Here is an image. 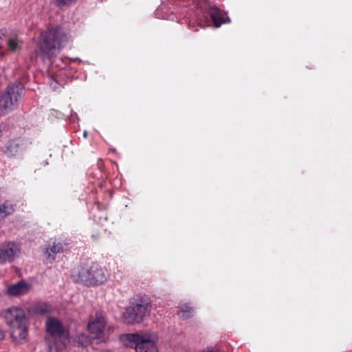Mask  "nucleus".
Wrapping results in <instances>:
<instances>
[{
  "label": "nucleus",
  "instance_id": "dca6fc26",
  "mask_svg": "<svg viewBox=\"0 0 352 352\" xmlns=\"http://www.w3.org/2000/svg\"><path fill=\"white\" fill-rule=\"evenodd\" d=\"M6 148L7 151H9L11 155H12L14 153L17 152L18 144L14 141L10 142L8 143Z\"/></svg>",
  "mask_w": 352,
  "mask_h": 352
},
{
  "label": "nucleus",
  "instance_id": "39448f33",
  "mask_svg": "<svg viewBox=\"0 0 352 352\" xmlns=\"http://www.w3.org/2000/svg\"><path fill=\"white\" fill-rule=\"evenodd\" d=\"M150 310V304L143 299L131 302L123 313L124 322L128 324H140L148 315Z\"/></svg>",
  "mask_w": 352,
  "mask_h": 352
},
{
  "label": "nucleus",
  "instance_id": "f257e3e1",
  "mask_svg": "<svg viewBox=\"0 0 352 352\" xmlns=\"http://www.w3.org/2000/svg\"><path fill=\"white\" fill-rule=\"evenodd\" d=\"M67 41V36L60 28H51L42 34L36 51L42 58L56 56Z\"/></svg>",
  "mask_w": 352,
  "mask_h": 352
},
{
  "label": "nucleus",
  "instance_id": "2eb2a0df",
  "mask_svg": "<svg viewBox=\"0 0 352 352\" xmlns=\"http://www.w3.org/2000/svg\"><path fill=\"white\" fill-rule=\"evenodd\" d=\"M178 315L181 318L184 320L188 319L192 316V309L188 305H184L180 307V311L178 312Z\"/></svg>",
  "mask_w": 352,
  "mask_h": 352
},
{
  "label": "nucleus",
  "instance_id": "6ab92c4d",
  "mask_svg": "<svg viewBox=\"0 0 352 352\" xmlns=\"http://www.w3.org/2000/svg\"><path fill=\"white\" fill-rule=\"evenodd\" d=\"M13 129L7 124H0V132L12 130Z\"/></svg>",
  "mask_w": 352,
  "mask_h": 352
},
{
  "label": "nucleus",
  "instance_id": "aec40b11",
  "mask_svg": "<svg viewBox=\"0 0 352 352\" xmlns=\"http://www.w3.org/2000/svg\"><path fill=\"white\" fill-rule=\"evenodd\" d=\"M56 84H57V82H52V83L50 84V86L52 87V89H54V90H56V89H58V87L56 86Z\"/></svg>",
  "mask_w": 352,
  "mask_h": 352
},
{
  "label": "nucleus",
  "instance_id": "f8f14e48",
  "mask_svg": "<svg viewBox=\"0 0 352 352\" xmlns=\"http://www.w3.org/2000/svg\"><path fill=\"white\" fill-rule=\"evenodd\" d=\"M63 251V248L60 243H56L53 242L52 244H50L49 247L46 249L45 253L47 254L49 258L54 259V255L60 252Z\"/></svg>",
  "mask_w": 352,
  "mask_h": 352
},
{
  "label": "nucleus",
  "instance_id": "423d86ee",
  "mask_svg": "<svg viewBox=\"0 0 352 352\" xmlns=\"http://www.w3.org/2000/svg\"><path fill=\"white\" fill-rule=\"evenodd\" d=\"M24 94V88L21 84L8 87L0 98V114L5 115L12 111Z\"/></svg>",
  "mask_w": 352,
  "mask_h": 352
},
{
  "label": "nucleus",
  "instance_id": "7ed1b4c3",
  "mask_svg": "<svg viewBox=\"0 0 352 352\" xmlns=\"http://www.w3.org/2000/svg\"><path fill=\"white\" fill-rule=\"evenodd\" d=\"M5 319L10 327V336L16 340H24L28 335L27 318L24 310L12 307L5 312Z\"/></svg>",
  "mask_w": 352,
  "mask_h": 352
},
{
  "label": "nucleus",
  "instance_id": "0eeeda50",
  "mask_svg": "<svg viewBox=\"0 0 352 352\" xmlns=\"http://www.w3.org/2000/svg\"><path fill=\"white\" fill-rule=\"evenodd\" d=\"M106 325L105 314L102 311H97L94 316L89 317L87 329L91 334L94 335L95 338H100L106 329Z\"/></svg>",
  "mask_w": 352,
  "mask_h": 352
},
{
  "label": "nucleus",
  "instance_id": "6e6552de",
  "mask_svg": "<svg viewBox=\"0 0 352 352\" xmlns=\"http://www.w3.org/2000/svg\"><path fill=\"white\" fill-rule=\"evenodd\" d=\"M21 250L19 246L12 242L0 245V265L12 262L19 256Z\"/></svg>",
  "mask_w": 352,
  "mask_h": 352
},
{
  "label": "nucleus",
  "instance_id": "f3484780",
  "mask_svg": "<svg viewBox=\"0 0 352 352\" xmlns=\"http://www.w3.org/2000/svg\"><path fill=\"white\" fill-rule=\"evenodd\" d=\"M76 0H55L54 3L56 6L62 7L65 5H69V3L75 1Z\"/></svg>",
  "mask_w": 352,
  "mask_h": 352
},
{
  "label": "nucleus",
  "instance_id": "1a4fd4ad",
  "mask_svg": "<svg viewBox=\"0 0 352 352\" xmlns=\"http://www.w3.org/2000/svg\"><path fill=\"white\" fill-rule=\"evenodd\" d=\"M47 332L52 336H60L65 333V328L56 318L50 317L45 322Z\"/></svg>",
  "mask_w": 352,
  "mask_h": 352
},
{
  "label": "nucleus",
  "instance_id": "a211bd4d",
  "mask_svg": "<svg viewBox=\"0 0 352 352\" xmlns=\"http://www.w3.org/2000/svg\"><path fill=\"white\" fill-rule=\"evenodd\" d=\"M47 310L48 307L46 305L39 306L36 308V311L41 314H44L45 312L47 311Z\"/></svg>",
  "mask_w": 352,
  "mask_h": 352
},
{
  "label": "nucleus",
  "instance_id": "9d476101",
  "mask_svg": "<svg viewBox=\"0 0 352 352\" xmlns=\"http://www.w3.org/2000/svg\"><path fill=\"white\" fill-rule=\"evenodd\" d=\"M30 286L24 280H21L15 284L10 285L7 289V293L10 296H20L28 292Z\"/></svg>",
  "mask_w": 352,
  "mask_h": 352
},
{
  "label": "nucleus",
  "instance_id": "4468645a",
  "mask_svg": "<svg viewBox=\"0 0 352 352\" xmlns=\"http://www.w3.org/2000/svg\"><path fill=\"white\" fill-rule=\"evenodd\" d=\"M7 44L8 49L12 52H16L21 48L19 41L15 36L9 38Z\"/></svg>",
  "mask_w": 352,
  "mask_h": 352
},
{
  "label": "nucleus",
  "instance_id": "f03ea898",
  "mask_svg": "<svg viewBox=\"0 0 352 352\" xmlns=\"http://www.w3.org/2000/svg\"><path fill=\"white\" fill-rule=\"evenodd\" d=\"M126 346L134 347L136 352H158V337L155 332L141 330L135 333H129L124 340Z\"/></svg>",
  "mask_w": 352,
  "mask_h": 352
},
{
  "label": "nucleus",
  "instance_id": "412c9836",
  "mask_svg": "<svg viewBox=\"0 0 352 352\" xmlns=\"http://www.w3.org/2000/svg\"><path fill=\"white\" fill-rule=\"evenodd\" d=\"M87 134H88V133H82V139H86V138H87Z\"/></svg>",
  "mask_w": 352,
  "mask_h": 352
},
{
  "label": "nucleus",
  "instance_id": "ddd939ff",
  "mask_svg": "<svg viewBox=\"0 0 352 352\" xmlns=\"http://www.w3.org/2000/svg\"><path fill=\"white\" fill-rule=\"evenodd\" d=\"M14 212L13 206L8 201H6L0 205V220L4 219L8 215Z\"/></svg>",
  "mask_w": 352,
  "mask_h": 352
},
{
  "label": "nucleus",
  "instance_id": "20e7f679",
  "mask_svg": "<svg viewBox=\"0 0 352 352\" xmlns=\"http://www.w3.org/2000/svg\"><path fill=\"white\" fill-rule=\"evenodd\" d=\"M107 278V271L104 268L94 265L90 269H80L75 280L86 285L96 286L104 283Z\"/></svg>",
  "mask_w": 352,
  "mask_h": 352
},
{
  "label": "nucleus",
  "instance_id": "9b49d317",
  "mask_svg": "<svg viewBox=\"0 0 352 352\" xmlns=\"http://www.w3.org/2000/svg\"><path fill=\"white\" fill-rule=\"evenodd\" d=\"M209 14L215 28H219L223 23H226L229 21V19L217 8H211Z\"/></svg>",
  "mask_w": 352,
  "mask_h": 352
}]
</instances>
